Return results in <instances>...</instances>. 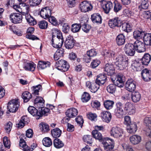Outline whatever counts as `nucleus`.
Listing matches in <instances>:
<instances>
[{
	"label": "nucleus",
	"instance_id": "obj_1",
	"mask_svg": "<svg viewBox=\"0 0 151 151\" xmlns=\"http://www.w3.org/2000/svg\"><path fill=\"white\" fill-rule=\"evenodd\" d=\"M63 42V38L61 31L57 29H53L51 39L52 46L56 48H60L62 46Z\"/></svg>",
	"mask_w": 151,
	"mask_h": 151
},
{
	"label": "nucleus",
	"instance_id": "obj_2",
	"mask_svg": "<svg viewBox=\"0 0 151 151\" xmlns=\"http://www.w3.org/2000/svg\"><path fill=\"white\" fill-rule=\"evenodd\" d=\"M115 60V64L119 70H122L127 68L128 59L125 55H119L116 58Z\"/></svg>",
	"mask_w": 151,
	"mask_h": 151
},
{
	"label": "nucleus",
	"instance_id": "obj_3",
	"mask_svg": "<svg viewBox=\"0 0 151 151\" xmlns=\"http://www.w3.org/2000/svg\"><path fill=\"white\" fill-rule=\"evenodd\" d=\"M19 102L18 100L13 99L10 101L8 103L7 111V114L10 112L14 113L16 112L18 109L19 107Z\"/></svg>",
	"mask_w": 151,
	"mask_h": 151
},
{
	"label": "nucleus",
	"instance_id": "obj_4",
	"mask_svg": "<svg viewBox=\"0 0 151 151\" xmlns=\"http://www.w3.org/2000/svg\"><path fill=\"white\" fill-rule=\"evenodd\" d=\"M56 66L58 70L63 72L67 71L69 68V65L67 62L63 60L57 62Z\"/></svg>",
	"mask_w": 151,
	"mask_h": 151
},
{
	"label": "nucleus",
	"instance_id": "obj_5",
	"mask_svg": "<svg viewBox=\"0 0 151 151\" xmlns=\"http://www.w3.org/2000/svg\"><path fill=\"white\" fill-rule=\"evenodd\" d=\"M110 133L111 136L118 138L122 137L123 134V131L120 127L114 126L111 128Z\"/></svg>",
	"mask_w": 151,
	"mask_h": 151
},
{
	"label": "nucleus",
	"instance_id": "obj_6",
	"mask_svg": "<svg viewBox=\"0 0 151 151\" xmlns=\"http://www.w3.org/2000/svg\"><path fill=\"white\" fill-rule=\"evenodd\" d=\"M9 18L11 22L14 24L20 23L22 21V15L19 13H11L9 16Z\"/></svg>",
	"mask_w": 151,
	"mask_h": 151
},
{
	"label": "nucleus",
	"instance_id": "obj_7",
	"mask_svg": "<svg viewBox=\"0 0 151 151\" xmlns=\"http://www.w3.org/2000/svg\"><path fill=\"white\" fill-rule=\"evenodd\" d=\"M116 108L115 110L116 115L118 117H122L124 112L123 109V104L120 101H118L116 103Z\"/></svg>",
	"mask_w": 151,
	"mask_h": 151
},
{
	"label": "nucleus",
	"instance_id": "obj_8",
	"mask_svg": "<svg viewBox=\"0 0 151 151\" xmlns=\"http://www.w3.org/2000/svg\"><path fill=\"white\" fill-rule=\"evenodd\" d=\"M80 8L82 12H86L92 9L93 6L90 2L84 1L81 3Z\"/></svg>",
	"mask_w": 151,
	"mask_h": 151
},
{
	"label": "nucleus",
	"instance_id": "obj_9",
	"mask_svg": "<svg viewBox=\"0 0 151 151\" xmlns=\"http://www.w3.org/2000/svg\"><path fill=\"white\" fill-rule=\"evenodd\" d=\"M102 143L103 145L104 149L107 151L112 150L114 147V142L112 139L103 140Z\"/></svg>",
	"mask_w": 151,
	"mask_h": 151
},
{
	"label": "nucleus",
	"instance_id": "obj_10",
	"mask_svg": "<svg viewBox=\"0 0 151 151\" xmlns=\"http://www.w3.org/2000/svg\"><path fill=\"white\" fill-rule=\"evenodd\" d=\"M134 46L131 43L126 44L124 47L125 53L128 55L132 56L134 55L135 52Z\"/></svg>",
	"mask_w": 151,
	"mask_h": 151
},
{
	"label": "nucleus",
	"instance_id": "obj_11",
	"mask_svg": "<svg viewBox=\"0 0 151 151\" xmlns=\"http://www.w3.org/2000/svg\"><path fill=\"white\" fill-rule=\"evenodd\" d=\"M122 74H119L116 77L115 79L113 80L114 84L119 87H122L124 86V78Z\"/></svg>",
	"mask_w": 151,
	"mask_h": 151
},
{
	"label": "nucleus",
	"instance_id": "obj_12",
	"mask_svg": "<svg viewBox=\"0 0 151 151\" xmlns=\"http://www.w3.org/2000/svg\"><path fill=\"white\" fill-rule=\"evenodd\" d=\"M122 24L120 18L117 17L110 19L109 22V26L111 28H114L115 27H120L121 26Z\"/></svg>",
	"mask_w": 151,
	"mask_h": 151
},
{
	"label": "nucleus",
	"instance_id": "obj_13",
	"mask_svg": "<svg viewBox=\"0 0 151 151\" xmlns=\"http://www.w3.org/2000/svg\"><path fill=\"white\" fill-rule=\"evenodd\" d=\"M145 43L138 40L136 41L133 44L134 46L135 50L138 52H144L145 50Z\"/></svg>",
	"mask_w": 151,
	"mask_h": 151
},
{
	"label": "nucleus",
	"instance_id": "obj_14",
	"mask_svg": "<svg viewBox=\"0 0 151 151\" xmlns=\"http://www.w3.org/2000/svg\"><path fill=\"white\" fill-rule=\"evenodd\" d=\"M75 41L73 37L69 35L66 38L65 42V46L67 49H70L73 48L75 44Z\"/></svg>",
	"mask_w": 151,
	"mask_h": 151
},
{
	"label": "nucleus",
	"instance_id": "obj_15",
	"mask_svg": "<svg viewBox=\"0 0 151 151\" xmlns=\"http://www.w3.org/2000/svg\"><path fill=\"white\" fill-rule=\"evenodd\" d=\"M135 82L132 79H129L125 84L126 89L129 91L132 92L134 91L136 88Z\"/></svg>",
	"mask_w": 151,
	"mask_h": 151
},
{
	"label": "nucleus",
	"instance_id": "obj_16",
	"mask_svg": "<svg viewBox=\"0 0 151 151\" xmlns=\"http://www.w3.org/2000/svg\"><path fill=\"white\" fill-rule=\"evenodd\" d=\"M100 116L103 121L107 123L109 122L111 118V114L107 111H102L100 113Z\"/></svg>",
	"mask_w": 151,
	"mask_h": 151
},
{
	"label": "nucleus",
	"instance_id": "obj_17",
	"mask_svg": "<svg viewBox=\"0 0 151 151\" xmlns=\"http://www.w3.org/2000/svg\"><path fill=\"white\" fill-rule=\"evenodd\" d=\"M124 110L127 111L129 115L133 114L135 112V107L131 103H126L124 104Z\"/></svg>",
	"mask_w": 151,
	"mask_h": 151
},
{
	"label": "nucleus",
	"instance_id": "obj_18",
	"mask_svg": "<svg viewBox=\"0 0 151 151\" xmlns=\"http://www.w3.org/2000/svg\"><path fill=\"white\" fill-rule=\"evenodd\" d=\"M143 80L146 82L151 80V71L146 68L143 70L141 72Z\"/></svg>",
	"mask_w": 151,
	"mask_h": 151
},
{
	"label": "nucleus",
	"instance_id": "obj_19",
	"mask_svg": "<svg viewBox=\"0 0 151 151\" xmlns=\"http://www.w3.org/2000/svg\"><path fill=\"white\" fill-rule=\"evenodd\" d=\"M40 14L42 17L46 19L49 18L51 15V11L49 7H46L41 9Z\"/></svg>",
	"mask_w": 151,
	"mask_h": 151
},
{
	"label": "nucleus",
	"instance_id": "obj_20",
	"mask_svg": "<svg viewBox=\"0 0 151 151\" xmlns=\"http://www.w3.org/2000/svg\"><path fill=\"white\" fill-rule=\"evenodd\" d=\"M107 80L106 75L104 74H99L98 75L95 81V83L100 86L103 85Z\"/></svg>",
	"mask_w": 151,
	"mask_h": 151
},
{
	"label": "nucleus",
	"instance_id": "obj_21",
	"mask_svg": "<svg viewBox=\"0 0 151 151\" xmlns=\"http://www.w3.org/2000/svg\"><path fill=\"white\" fill-rule=\"evenodd\" d=\"M78 112L76 109L72 108L68 109L65 112V114L67 117L72 118L77 115Z\"/></svg>",
	"mask_w": 151,
	"mask_h": 151
},
{
	"label": "nucleus",
	"instance_id": "obj_22",
	"mask_svg": "<svg viewBox=\"0 0 151 151\" xmlns=\"http://www.w3.org/2000/svg\"><path fill=\"white\" fill-rule=\"evenodd\" d=\"M114 68L113 65L107 63L104 68V71L108 75L111 76L114 73Z\"/></svg>",
	"mask_w": 151,
	"mask_h": 151
},
{
	"label": "nucleus",
	"instance_id": "obj_23",
	"mask_svg": "<svg viewBox=\"0 0 151 151\" xmlns=\"http://www.w3.org/2000/svg\"><path fill=\"white\" fill-rule=\"evenodd\" d=\"M127 129L128 132L131 134H134L137 130V126L136 123L133 122L127 126Z\"/></svg>",
	"mask_w": 151,
	"mask_h": 151
},
{
	"label": "nucleus",
	"instance_id": "obj_24",
	"mask_svg": "<svg viewBox=\"0 0 151 151\" xmlns=\"http://www.w3.org/2000/svg\"><path fill=\"white\" fill-rule=\"evenodd\" d=\"M36 65L33 62H25L24 63L23 68L26 70L33 71L35 70Z\"/></svg>",
	"mask_w": 151,
	"mask_h": 151
},
{
	"label": "nucleus",
	"instance_id": "obj_25",
	"mask_svg": "<svg viewBox=\"0 0 151 151\" xmlns=\"http://www.w3.org/2000/svg\"><path fill=\"white\" fill-rule=\"evenodd\" d=\"M91 19L93 23L101 24L102 22V17L99 13H95L91 16Z\"/></svg>",
	"mask_w": 151,
	"mask_h": 151
},
{
	"label": "nucleus",
	"instance_id": "obj_26",
	"mask_svg": "<svg viewBox=\"0 0 151 151\" xmlns=\"http://www.w3.org/2000/svg\"><path fill=\"white\" fill-rule=\"evenodd\" d=\"M151 59V56L148 53L145 54L140 61L142 62V65H147Z\"/></svg>",
	"mask_w": 151,
	"mask_h": 151
},
{
	"label": "nucleus",
	"instance_id": "obj_27",
	"mask_svg": "<svg viewBox=\"0 0 151 151\" xmlns=\"http://www.w3.org/2000/svg\"><path fill=\"white\" fill-rule=\"evenodd\" d=\"M39 110H37L36 108L34 106H30L28 109V110L29 112L33 116H36V119H39V118H38V116H39Z\"/></svg>",
	"mask_w": 151,
	"mask_h": 151
},
{
	"label": "nucleus",
	"instance_id": "obj_28",
	"mask_svg": "<svg viewBox=\"0 0 151 151\" xmlns=\"http://www.w3.org/2000/svg\"><path fill=\"white\" fill-rule=\"evenodd\" d=\"M126 38L123 34L119 35L116 37V42L119 46L123 45L125 43Z\"/></svg>",
	"mask_w": 151,
	"mask_h": 151
},
{
	"label": "nucleus",
	"instance_id": "obj_29",
	"mask_svg": "<svg viewBox=\"0 0 151 151\" xmlns=\"http://www.w3.org/2000/svg\"><path fill=\"white\" fill-rule=\"evenodd\" d=\"M130 142L133 145L139 143L141 140V137L139 135H134L131 136L129 138Z\"/></svg>",
	"mask_w": 151,
	"mask_h": 151
},
{
	"label": "nucleus",
	"instance_id": "obj_30",
	"mask_svg": "<svg viewBox=\"0 0 151 151\" xmlns=\"http://www.w3.org/2000/svg\"><path fill=\"white\" fill-rule=\"evenodd\" d=\"M19 145L20 148L22 149L24 151H31L30 147L26 145L25 140L23 139H20Z\"/></svg>",
	"mask_w": 151,
	"mask_h": 151
},
{
	"label": "nucleus",
	"instance_id": "obj_31",
	"mask_svg": "<svg viewBox=\"0 0 151 151\" xmlns=\"http://www.w3.org/2000/svg\"><path fill=\"white\" fill-rule=\"evenodd\" d=\"M25 16L27 22L30 25H34L37 24L36 21L30 14L27 13Z\"/></svg>",
	"mask_w": 151,
	"mask_h": 151
},
{
	"label": "nucleus",
	"instance_id": "obj_32",
	"mask_svg": "<svg viewBox=\"0 0 151 151\" xmlns=\"http://www.w3.org/2000/svg\"><path fill=\"white\" fill-rule=\"evenodd\" d=\"M114 104V102L112 100H107L105 101L104 103V105L107 110H110L112 109Z\"/></svg>",
	"mask_w": 151,
	"mask_h": 151
},
{
	"label": "nucleus",
	"instance_id": "obj_33",
	"mask_svg": "<svg viewBox=\"0 0 151 151\" xmlns=\"http://www.w3.org/2000/svg\"><path fill=\"white\" fill-rule=\"evenodd\" d=\"M113 4L110 1H107L103 7L105 13L106 14H108L110 10L113 8Z\"/></svg>",
	"mask_w": 151,
	"mask_h": 151
},
{
	"label": "nucleus",
	"instance_id": "obj_34",
	"mask_svg": "<svg viewBox=\"0 0 151 151\" xmlns=\"http://www.w3.org/2000/svg\"><path fill=\"white\" fill-rule=\"evenodd\" d=\"M143 40L145 45H151V33L145 34L143 37Z\"/></svg>",
	"mask_w": 151,
	"mask_h": 151
},
{
	"label": "nucleus",
	"instance_id": "obj_35",
	"mask_svg": "<svg viewBox=\"0 0 151 151\" xmlns=\"http://www.w3.org/2000/svg\"><path fill=\"white\" fill-rule=\"evenodd\" d=\"M132 99L134 102L139 101L140 99L141 95L139 92L136 91L133 92L131 94Z\"/></svg>",
	"mask_w": 151,
	"mask_h": 151
},
{
	"label": "nucleus",
	"instance_id": "obj_36",
	"mask_svg": "<svg viewBox=\"0 0 151 151\" xmlns=\"http://www.w3.org/2000/svg\"><path fill=\"white\" fill-rule=\"evenodd\" d=\"M53 145L57 149L61 148L64 145L63 143L58 138H55L54 139Z\"/></svg>",
	"mask_w": 151,
	"mask_h": 151
},
{
	"label": "nucleus",
	"instance_id": "obj_37",
	"mask_svg": "<svg viewBox=\"0 0 151 151\" xmlns=\"http://www.w3.org/2000/svg\"><path fill=\"white\" fill-rule=\"evenodd\" d=\"M142 62L140 61V60L138 61H135L132 64V68L135 71H139L140 70L139 68L141 66Z\"/></svg>",
	"mask_w": 151,
	"mask_h": 151
},
{
	"label": "nucleus",
	"instance_id": "obj_38",
	"mask_svg": "<svg viewBox=\"0 0 151 151\" xmlns=\"http://www.w3.org/2000/svg\"><path fill=\"white\" fill-rule=\"evenodd\" d=\"M39 114V116H38V118H40V117H42L43 115H47V114L49 112L50 109L47 108H45L44 107L41 108H40Z\"/></svg>",
	"mask_w": 151,
	"mask_h": 151
},
{
	"label": "nucleus",
	"instance_id": "obj_39",
	"mask_svg": "<svg viewBox=\"0 0 151 151\" xmlns=\"http://www.w3.org/2000/svg\"><path fill=\"white\" fill-rule=\"evenodd\" d=\"M61 131L59 128H56L51 130V134L52 136L54 138H57L60 136Z\"/></svg>",
	"mask_w": 151,
	"mask_h": 151
},
{
	"label": "nucleus",
	"instance_id": "obj_40",
	"mask_svg": "<svg viewBox=\"0 0 151 151\" xmlns=\"http://www.w3.org/2000/svg\"><path fill=\"white\" fill-rule=\"evenodd\" d=\"M81 26L82 22L80 24H74L72 25L71 30L73 33L78 32L81 29Z\"/></svg>",
	"mask_w": 151,
	"mask_h": 151
},
{
	"label": "nucleus",
	"instance_id": "obj_41",
	"mask_svg": "<svg viewBox=\"0 0 151 151\" xmlns=\"http://www.w3.org/2000/svg\"><path fill=\"white\" fill-rule=\"evenodd\" d=\"M93 137L95 139L102 141L103 137L101 133L98 131L93 130L92 132Z\"/></svg>",
	"mask_w": 151,
	"mask_h": 151
},
{
	"label": "nucleus",
	"instance_id": "obj_42",
	"mask_svg": "<svg viewBox=\"0 0 151 151\" xmlns=\"http://www.w3.org/2000/svg\"><path fill=\"white\" fill-rule=\"evenodd\" d=\"M39 67L41 69L49 67L50 65V63L48 61H40L38 63Z\"/></svg>",
	"mask_w": 151,
	"mask_h": 151
},
{
	"label": "nucleus",
	"instance_id": "obj_43",
	"mask_svg": "<svg viewBox=\"0 0 151 151\" xmlns=\"http://www.w3.org/2000/svg\"><path fill=\"white\" fill-rule=\"evenodd\" d=\"M22 95V98L25 102H28L32 97L31 94L27 91H26L23 93Z\"/></svg>",
	"mask_w": 151,
	"mask_h": 151
},
{
	"label": "nucleus",
	"instance_id": "obj_44",
	"mask_svg": "<svg viewBox=\"0 0 151 151\" xmlns=\"http://www.w3.org/2000/svg\"><path fill=\"white\" fill-rule=\"evenodd\" d=\"M144 32L142 31L139 30H136L133 32L134 37L136 40H139L141 39L142 36L144 35Z\"/></svg>",
	"mask_w": 151,
	"mask_h": 151
},
{
	"label": "nucleus",
	"instance_id": "obj_45",
	"mask_svg": "<svg viewBox=\"0 0 151 151\" xmlns=\"http://www.w3.org/2000/svg\"><path fill=\"white\" fill-rule=\"evenodd\" d=\"M114 11L115 12H118L121 10L122 6L117 1L115 0L114 2Z\"/></svg>",
	"mask_w": 151,
	"mask_h": 151
},
{
	"label": "nucleus",
	"instance_id": "obj_46",
	"mask_svg": "<svg viewBox=\"0 0 151 151\" xmlns=\"http://www.w3.org/2000/svg\"><path fill=\"white\" fill-rule=\"evenodd\" d=\"M149 5L148 0H142L141 5L139 6V9L140 11H142L143 9H147Z\"/></svg>",
	"mask_w": 151,
	"mask_h": 151
},
{
	"label": "nucleus",
	"instance_id": "obj_47",
	"mask_svg": "<svg viewBox=\"0 0 151 151\" xmlns=\"http://www.w3.org/2000/svg\"><path fill=\"white\" fill-rule=\"evenodd\" d=\"M91 99V96L88 93L85 92L82 95L81 100L83 102H88Z\"/></svg>",
	"mask_w": 151,
	"mask_h": 151
},
{
	"label": "nucleus",
	"instance_id": "obj_48",
	"mask_svg": "<svg viewBox=\"0 0 151 151\" xmlns=\"http://www.w3.org/2000/svg\"><path fill=\"white\" fill-rule=\"evenodd\" d=\"M92 139V137L90 135H85L83 137V140L84 141L90 145H91L93 143Z\"/></svg>",
	"mask_w": 151,
	"mask_h": 151
},
{
	"label": "nucleus",
	"instance_id": "obj_49",
	"mask_svg": "<svg viewBox=\"0 0 151 151\" xmlns=\"http://www.w3.org/2000/svg\"><path fill=\"white\" fill-rule=\"evenodd\" d=\"M43 145L46 147H49L52 144V142L51 139L49 137H45L42 140Z\"/></svg>",
	"mask_w": 151,
	"mask_h": 151
},
{
	"label": "nucleus",
	"instance_id": "obj_50",
	"mask_svg": "<svg viewBox=\"0 0 151 151\" xmlns=\"http://www.w3.org/2000/svg\"><path fill=\"white\" fill-rule=\"evenodd\" d=\"M115 55V52L112 51H109L104 54L105 58L107 60L109 58H112L114 57Z\"/></svg>",
	"mask_w": 151,
	"mask_h": 151
},
{
	"label": "nucleus",
	"instance_id": "obj_51",
	"mask_svg": "<svg viewBox=\"0 0 151 151\" xmlns=\"http://www.w3.org/2000/svg\"><path fill=\"white\" fill-rule=\"evenodd\" d=\"M32 89L33 93L35 94L38 95L39 91L42 89V86L41 85L39 84L35 86H32Z\"/></svg>",
	"mask_w": 151,
	"mask_h": 151
},
{
	"label": "nucleus",
	"instance_id": "obj_52",
	"mask_svg": "<svg viewBox=\"0 0 151 151\" xmlns=\"http://www.w3.org/2000/svg\"><path fill=\"white\" fill-rule=\"evenodd\" d=\"M122 24V30L127 32H129L132 30L131 27L128 23H124Z\"/></svg>",
	"mask_w": 151,
	"mask_h": 151
},
{
	"label": "nucleus",
	"instance_id": "obj_53",
	"mask_svg": "<svg viewBox=\"0 0 151 151\" xmlns=\"http://www.w3.org/2000/svg\"><path fill=\"white\" fill-rule=\"evenodd\" d=\"M116 85L114 84H110L107 87L106 89L107 91L111 93H114L116 90Z\"/></svg>",
	"mask_w": 151,
	"mask_h": 151
},
{
	"label": "nucleus",
	"instance_id": "obj_54",
	"mask_svg": "<svg viewBox=\"0 0 151 151\" xmlns=\"http://www.w3.org/2000/svg\"><path fill=\"white\" fill-rule=\"evenodd\" d=\"M100 85L98 84L93 83L90 88L91 91L92 93H95L99 88Z\"/></svg>",
	"mask_w": 151,
	"mask_h": 151
},
{
	"label": "nucleus",
	"instance_id": "obj_55",
	"mask_svg": "<svg viewBox=\"0 0 151 151\" xmlns=\"http://www.w3.org/2000/svg\"><path fill=\"white\" fill-rule=\"evenodd\" d=\"M38 25L40 29H45L47 28L48 23L45 20L41 21L39 22Z\"/></svg>",
	"mask_w": 151,
	"mask_h": 151
},
{
	"label": "nucleus",
	"instance_id": "obj_56",
	"mask_svg": "<svg viewBox=\"0 0 151 151\" xmlns=\"http://www.w3.org/2000/svg\"><path fill=\"white\" fill-rule=\"evenodd\" d=\"M81 28L82 30L85 32L87 33L91 29V27L88 24H83L82 22Z\"/></svg>",
	"mask_w": 151,
	"mask_h": 151
},
{
	"label": "nucleus",
	"instance_id": "obj_57",
	"mask_svg": "<svg viewBox=\"0 0 151 151\" xmlns=\"http://www.w3.org/2000/svg\"><path fill=\"white\" fill-rule=\"evenodd\" d=\"M3 142L4 146L5 147L9 148L10 147L11 144L10 141L6 137H4L3 138Z\"/></svg>",
	"mask_w": 151,
	"mask_h": 151
},
{
	"label": "nucleus",
	"instance_id": "obj_58",
	"mask_svg": "<svg viewBox=\"0 0 151 151\" xmlns=\"http://www.w3.org/2000/svg\"><path fill=\"white\" fill-rule=\"evenodd\" d=\"M12 124L10 122H8L5 125L4 129L6 132L9 133L12 129Z\"/></svg>",
	"mask_w": 151,
	"mask_h": 151
},
{
	"label": "nucleus",
	"instance_id": "obj_59",
	"mask_svg": "<svg viewBox=\"0 0 151 151\" xmlns=\"http://www.w3.org/2000/svg\"><path fill=\"white\" fill-rule=\"evenodd\" d=\"M100 61L97 59L93 60L91 62V66L92 68H94L97 67L100 64Z\"/></svg>",
	"mask_w": 151,
	"mask_h": 151
},
{
	"label": "nucleus",
	"instance_id": "obj_60",
	"mask_svg": "<svg viewBox=\"0 0 151 151\" xmlns=\"http://www.w3.org/2000/svg\"><path fill=\"white\" fill-rule=\"evenodd\" d=\"M42 0H29V4L31 6H36L39 4Z\"/></svg>",
	"mask_w": 151,
	"mask_h": 151
},
{
	"label": "nucleus",
	"instance_id": "obj_61",
	"mask_svg": "<svg viewBox=\"0 0 151 151\" xmlns=\"http://www.w3.org/2000/svg\"><path fill=\"white\" fill-rule=\"evenodd\" d=\"M49 22L54 25H57L58 22L56 19L53 16H51V15L48 18Z\"/></svg>",
	"mask_w": 151,
	"mask_h": 151
},
{
	"label": "nucleus",
	"instance_id": "obj_62",
	"mask_svg": "<svg viewBox=\"0 0 151 151\" xmlns=\"http://www.w3.org/2000/svg\"><path fill=\"white\" fill-rule=\"evenodd\" d=\"M144 122L148 128L151 127V117H146L144 119Z\"/></svg>",
	"mask_w": 151,
	"mask_h": 151
},
{
	"label": "nucleus",
	"instance_id": "obj_63",
	"mask_svg": "<svg viewBox=\"0 0 151 151\" xmlns=\"http://www.w3.org/2000/svg\"><path fill=\"white\" fill-rule=\"evenodd\" d=\"M76 121L78 124L80 125L81 127H82L83 120L81 116H78L76 118Z\"/></svg>",
	"mask_w": 151,
	"mask_h": 151
},
{
	"label": "nucleus",
	"instance_id": "obj_64",
	"mask_svg": "<svg viewBox=\"0 0 151 151\" xmlns=\"http://www.w3.org/2000/svg\"><path fill=\"white\" fill-rule=\"evenodd\" d=\"M40 125L41 126L42 130L43 132H47L49 130V126L46 123H41Z\"/></svg>",
	"mask_w": 151,
	"mask_h": 151
}]
</instances>
